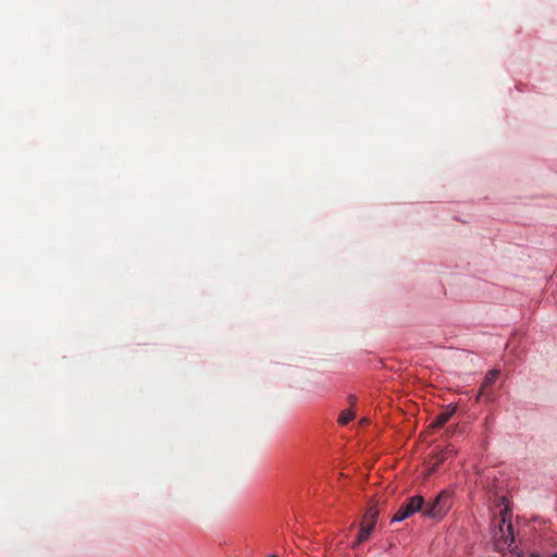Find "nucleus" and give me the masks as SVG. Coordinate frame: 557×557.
Masks as SVG:
<instances>
[{
    "label": "nucleus",
    "instance_id": "nucleus-5",
    "mask_svg": "<svg viewBox=\"0 0 557 557\" xmlns=\"http://www.w3.org/2000/svg\"><path fill=\"white\" fill-rule=\"evenodd\" d=\"M499 374L500 371L497 369H493L486 374L480 387L479 397L487 396V389L496 382V380L499 377Z\"/></svg>",
    "mask_w": 557,
    "mask_h": 557
},
{
    "label": "nucleus",
    "instance_id": "nucleus-6",
    "mask_svg": "<svg viewBox=\"0 0 557 557\" xmlns=\"http://www.w3.org/2000/svg\"><path fill=\"white\" fill-rule=\"evenodd\" d=\"M373 530L369 529L368 527H363L360 524V531L357 536V539L352 542L351 548L356 549L360 544L364 543L369 540L370 535L372 534Z\"/></svg>",
    "mask_w": 557,
    "mask_h": 557
},
{
    "label": "nucleus",
    "instance_id": "nucleus-10",
    "mask_svg": "<svg viewBox=\"0 0 557 557\" xmlns=\"http://www.w3.org/2000/svg\"><path fill=\"white\" fill-rule=\"evenodd\" d=\"M348 401H349V404H350L351 406H354V405L356 404V401H357V397H356V396H354V395H350V396L348 397Z\"/></svg>",
    "mask_w": 557,
    "mask_h": 557
},
{
    "label": "nucleus",
    "instance_id": "nucleus-11",
    "mask_svg": "<svg viewBox=\"0 0 557 557\" xmlns=\"http://www.w3.org/2000/svg\"><path fill=\"white\" fill-rule=\"evenodd\" d=\"M270 557H278V556H276V555H272V556H270Z\"/></svg>",
    "mask_w": 557,
    "mask_h": 557
},
{
    "label": "nucleus",
    "instance_id": "nucleus-2",
    "mask_svg": "<svg viewBox=\"0 0 557 557\" xmlns=\"http://www.w3.org/2000/svg\"><path fill=\"white\" fill-rule=\"evenodd\" d=\"M451 506V495L448 491H442L428 506H423V515L430 518H442Z\"/></svg>",
    "mask_w": 557,
    "mask_h": 557
},
{
    "label": "nucleus",
    "instance_id": "nucleus-1",
    "mask_svg": "<svg viewBox=\"0 0 557 557\" xmlns=\"http://www.w3.org/2000/svg\"><path fill=\"white\" fill-rule=\"evenodd\" d=\"M498 525L493 531V539L499 549L511 548L513 544V528L511 522H507L504 515L497 520Z\"/></svg>",
    "mask_w": 557,
    "mask_h": 557
},
{
    "label": "nucleus",
    "instance_id": "nucleus-3",
    "mask_svg": "<svg viewBox=\"0 0 557 557\" xmlns=\"http://www.w3.org/2000/svg\"><path fill=\"white\" fill-rule=\"evenodd\" d=\"M423 505H424V499L422 496L417 495V496L408 498L400 506V508L396 511V513L392 518V522L404 521L405 519L409 518L410 516H412L413 513H416L418 511L423 512Z\"/></svg>",
    "mask_w": 557,
    "mask_h": 557
},
{
    "label": "nucleus",
    "instance_id": "nucleus-4",
    "mask_svg": "<svg viewBox=\"0 0 557 557\" xmlns=\"http://www.w3.org/2000/svg\"><path fill=\"white\" fill-rule=\"evenodd\" d=\"M379 513H380V510L376 505L369 506L362 517L360 524L363 527H368L371 530H374Z\"/></svg>",
    "mask_w": 557,
    "mask_h": 557
},
{
    "label": "nucleus",
    "instance_id": "nucleus-9",
    "mask_svg": "<svg viewBox=\"0 0 557 557\" xmlns=\"http://www.w3.org/2000/svg\"><path fill=\"white\" fill-rule=\"evenodd\" d=\"M354 419H355V412L350 409H345L338 416V423L341 425H346Z\"/></svg>",
    "mask_w": 557,
    "mask_h": 557
},
{
    "label": "nucleus",
    "instance_id": "nucleus-7",
    "mask_svg": "<svg viewBox=\"0 0 557 557\" xmlns=\"http://www.w3.org/2000/svg\"><path fill=\"white\" fill-rule=\"evenodd\" d=\"M454 409L441 412L432 422L433 428H442L453 416Z\"/></svg>",
    "mask_w": 557,
    "mask_h": 557
},
{
    "label": "nucleus",
    "instance_id": "nucleus-8",
    "mask_svg": "<svg viewBox=\"0 0 557 557\" xmlns=\"http://www.w3.org/2000/svg\"><path fill=\"white\" fill-rule=\"evenodd\" d=\"M453 451L451 450H442V451H438L436 455H434V462L430 469L431 472L435 471L436 467L444 462L447 458H448V455L451 454Z\"/></svg>",
    "mask_w": 557,
    "mask_h": 557
}]
</instances>
